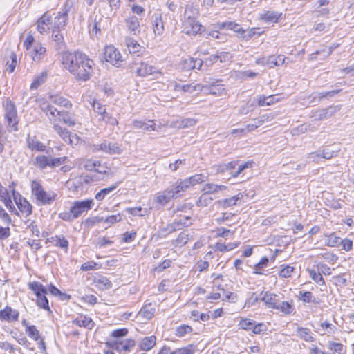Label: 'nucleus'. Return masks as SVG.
Masks as SVG:
<instances>
[{
    "instance_id": "f257e3e1",
    "label": "nucleus",
    "mask_w": 354,
    "mask_h": 354,
    "mask_svg": "<svg viewBox=\"0 0 354 354\" xmlns=\"http://www.w3.org/2000/svg\"><path fill=\"white\" fill-rule=\"evenodd\" d=\"M198 15V8L192 5L186 6L182 19L183 32L188 35H196L205 30V28L197 20Z\"/></svg>"
},
{
    "instance_id": "f03ea898",
    "label": "nucleus",
    "mask_w": 354,
    "mask_h": 354,
    "mask_svg": "<svg viewBox=\"0 0 354 354\" xmlns=\"http://www.w3.org/2000/svg\"><path fill=\"white\" fill-rule=\"evenodd\" d=\"M32 195L35 198L38 205H46L52 204L57 198V194L53 192H47L37 180L31 183Z\"/></svg>"
},
{
    "instance_id": "7ed1b4c3",
    "label": "nucleus",
    "mask_w": 354,
    "mask_h": 354,
    "mask_svg": "<svg viewBox=\"0 0 354 354\" xmlns=\"http://www.w3.org/2000/svg\"><path fill=\"white\" fill-rule=\"evenodd\" d=\"M254 164V162L252 160L242 164H239V161H231L228 163L216 166V170L218 173L227 171L232 178H236L245 169L252 167Z\"/></svg>"
},
{
    "instance_id": "20e7f679",
    "label": "nucleus",
    "mask_w": 354,
    "mask_h": 354,
    "mask_svg": "<svg viewBox=\"0 0 354 354\" xmlns=\"http://www.w3.org/2000/svg\"><path fill=\"white\" fill-rule=\"evenodd\" d=\"M86 55L79 52H65L62 54V62L64 67L72 73L84 62V59H86Z\"/></svg>"
},
{
    "instance_id": "39448f33",
    "label": "nucleus",
    "mask_w": 354,
    "mask_h": 354,
    "mask_svg": "<svg viewBox=\"0 0 354 354\" xmlns=\"http://www.w3.org/2000/svg\"><path fill=\"white\" fill-rule=\"evenodd\" d=\"M5 111V118L8 123L9 131H17L18 130V117L17 109L15 104L7 100L3 104Z\"/></svg>"
},
{
    "instance_id": "423d86ee",
    "label": "nucleus",
    "mask_w": 354,
    "mask_h": 354,
    "mask_svg": "<svg viewBox=\"0 0 354 354\" xmlns=\"http://www.w3.org/2000/svg\"><path fill=\"white\" fill-rule=\"evenodd\" d=\"M93 64V61L86 57V59H84V62H82V63L77 67V69L75 70V71L73 72L71 74H73L78 81L86 82L89 80L92 75Z\"/></svg>"
},
{
    "instance_id": "0eeeda50",
    "label": "nucleus",
    "mask_w": 354,
    "mask_h": 354,
    "mask_svg": "<svg viewBox=\"0 0 354 354\" xmlns=\"http://www.w3.org/2000/svg\"><path fill=\"white\" fill-rule=\"evenodd\" d=\"M28 288L32 290L36 295L37 304L39 308L49 310L48 300L47 299L46 295L47 293V289L39 282L33 281L28 284Z\"/></svg>"
},
{
    "instance_id": "6e6552de",
    "label": "nucleus",
    "mask_w": 354,
    "mask_h": 354,
    "mask_svg": "<svg viewBox=\"0 0 354 354\" xmlns=\"http://www.w3.org/2000/svg\"><path fill=\"white\" fill-rule=\"evenodd\" d=\"M39 107L51 122L61 121L63 111L57 110V109L53 106L49 102L40 100Z\"/></svg>"
},
{
    "instance_id": "1a4fd4ad",
    "label": "nucleus",
    "mask_w": 354,
    "mask_h": 354,
    "mask_svg": "<svg viewBox=\"0 0 354 354\" xmlns=\"http://www.w3.org/2000/svg\"><path fill=\"white\" fill-rule=\"evenodd\" d=\"M92 150L94 152L102 151L109 154H120L123 151L119 144L106 140L99 145H94Z\"/></svg>"
},
{
    "instance_id": "9d476101",
    "label": "nucleus",
    "mask_w": 354,
    "mask_h": 354,
    "mask_svg": "<svg viewBox=\"0 0 354 354\" xmlns=\"http://www.w3.org/2000/svg\"><path fill=\"white\" fill-rule=\"evenodd\" d=\"M104 58L113 66H120L122 62L120 53L113 46H107L104 48Z\"/></svg>"
},
{
    "instance_id": "9b49d317",
    "label": "nucleus",
    "mask_w": 354,
    "mask_h": 354,
    "mask_svg": "<svg viewBox=\"0 0 354 354\" xmlns=\"http://www.w3.org/2000/svg\"><path fill=\"white\" fill-rule=\"evenodd\" d=\"M93 201L92 199H86L82 201H75L71 207L73 215L75 218H78L82 214L86 212L91 209Z\"/></svg>"
},
{
    "instance_id": "f8f14e48",
    "label": "nucleus",
    "mask_w": 354,
    "mask_h": 354,
    "mask_svg": "<svg viewBox=\"0 0 354 354\" xmlns=\"http://www.w3.org/2000/svg\"><path fill=\"white\" fill-rule=\"evenodd\" d=\"M68 11L69 8L68 5H64L62 10L59 11L57 15L55 17L54 25L53 28L57 30H62L64 28L68 21Z\"/></svg>"
},
{
    "instance_id": "ddd939ff",
    "label": "nucleus",
    "mask_w": 354,
    "mask_h": 354,
    "mask_svg": "<svg viewBox=\"0 0 354 354\" xmlns=\"http://www.w3.org/2000/svg\"><path fill=\"white\" fill-rule=\"evenodd\" d=\"M53 129L65 142L69 145H73L75 140L77 142L78 139L77 135L71 134L66 128H63L57 124H54Z\"/></svg>"
},
{
    "instance_id": "4468645a",
    "label": "nucleus",
    "mask_w": 354,
    "mask_h": 354,
    "mask_svg": "<svg viewBox=\"0 0 354 354\" xmlns=\"http://www.w3.org/2000/svg\"><path fill=\"white\" fill-rule=\"evenodd\" d=\"M136 74L141 77L152 75L156 77H158V75H161V72L156 67L149 66L147 63L142 62L136 69Z\"/></svg>"
},
{
    "instance_id": "2eb2a0df",
    "label": "nucleus",
    "mask_w": 354,
    "mask_h": 354,
    "mask_svg": "<svg viewBox=\"0 0 354 354\" xmlns=\"http://www.w3.org/2000/svg\"><path fill=\"white\" fill-rule=\"evenodd\" d=\"M339 110V108L338 106H329L326 109L314 111L311 118H314L315 120H323L331 117Z\"/></svg>"
},
{
    "instance_id": "dca6fc26",
    "label": "nucleus",
    "mask_w": 354,
    "mask_h": 354,
    "mask_svg": "<svg viewBox=\"0 0 354 354\" xmlns=\"http://www.w3.org/2000/svg\"><path fill=\"white\" fill-rule=\"evenodd\" d=\"M260 296L261 297L259 298L256 297L254 299V302H256L259 299H260L261 301H263L268 307L274 308V307H276V304L279 301L278 295L274 293H271L269 292H263L261 293Z\"/></svg>"
},
{
    "instance_id": "f3484780",
    "label": "nucleus",
    "mask_w": 354,
    "mask_h": 354,
    "mask_svg": "<svg viewBox=\"0 0 354 354\" xmlns=\"http://www.w3.org/2000/svg\"><path fill=\"white\" fill-rule=\"evenodd\" d=\"M19 313L10 306H6L0 310V319L1 321L14 322L17 321Z\"/></svg>"
},
{
    "instance_id": "a211bd4d",
    "label": "nucleus",
    "mask_w": 354,
    "mask_h": 354,
    "mask_svg": "<svg viewBox=\"0 0 354 354\" xmlns=\"http://www.w3.org/2000/svg\"><path fill=\"white\" fill-rule=\"evenodd\" d=\"M26 144L28 149L35 151H46V146L41 142L35 136L28 135L26 138Z\"/></svg>"
},
{
    "instance_id": "6ab92c4d",
    "label": "nucleus",
    "mask_w": 354,
    "mask_h": 354,
    "mask_svg": "<svg viewBox=\"0 0 354 354\" xmlns=\"http://www.w3.org/2000/svg\"><path fill=\"white\" fill-rule=\"evenodd\" d=\"M13 195L19 211L22 214H25L26 216L30 215L32 214V205L26 198H21V196H19V201H17L15 196V192L14 190Z\"/></svg>"
},
{
    "instance_id": "aec40b11",
    "label": "nucleus",
    "mask_w": 354,
    "mask_h": 354,
    "mask_svg": "<svg viewBox=\"0 0 354 354\" xmlns=\"http://www.w3.org/2000/svg\"><path fill=\"white\" fill-rule=\"evenodd\" d=\"M243 197V194L241 193H239L237 195L234 196L232 197L218 200L216 203L221 207L225 209L230 207H232L234 205H236L237 204L240 203Z\"/></svg>"
},
{
    "instance_id": "412c9836",
    "label": "nucleus",
    "mask_w": 354,
    "mask_h": 354,
    "mask_svg": "<svg viewBox=\"0 0 354 354\" xmlns=\"http://www.w3.org/2000/svg\"><path fill=\"white\" fill-rule=\"evenodd\" d=\"M155 312L156 305L152 303H148L139 310L138 316L141 317L145 320H149L154 316Z\"/></svg>"
},
{
    "instance_id": "4be33fe9",
    "label": "nucleus",
    "mask_w": 354,
    "mask_h": 354,
    "mask_svg": "<svg viewBox=\"0 0 354 354\" xmlns=\"http://www.w3.org/2000/svg\"><path fill=\"white\" fill-rule=\"evenodd\" d=\"M51 22V17L47 12L44 13L37 21V30L41 34L46 33L49 30V25Z\"/></svg>"
},
{
    "instance_id": "5701e85b",
    "label": "nucleus",
    "mask_w": 354,
    "mask_h": 354,
    "mask_svg": "<svg viewBox=\"0 0 354 354\" xmlns=\"http://www.w3.org/2000/svg\"><path fill=\"white\" fill-rule=\"evenodd\" d=\"M194 232L192 230H184L181 232L178 237L173 241V244L178 247L185 245L189 240L193 238Z\"/></svg>"
},
{
    "instance_id": "b1692460",
    "label": "nucleus",
    "mask_w": 354,
    "mask_h": 354,
    "mask_svg": "<svg viewBox=\"0 0 354 354\" xmlns=\"http://www.w3.org/2000/svg\"><path fill=\"white\" fill-rule=\"evenodd\" d=\"M51 156L45 155H39L35 157L33 165L39 169H44L47 167H51L50 165Z\"/></svg>"
},
{
    "instance_id": "393cba45",
    "label": "nucleus",
    "mask_w": 354,
    "mask_h": 354,
    "mask_svg": "<svg viewBox=\"0 0 354 354\" xmlns=\"http://www.w3.org/2000/svg\"><path fill=\"white\" fill-rule=\"evenodd\" d=\"M95 286L101 290H106L112 288L111 281L104 276H98L93 280Z\"/></svg>"
},
{
    "instance_id": "a878e982",
    "label": "nucleus",
    "mask_w": 354,
    "mask_h": 354,
    "mask_svg": "<svg viewBox=\"0 0 354 354\" xmlns=\"http://www.w3.org/2000/svg\"><path fill=\"white\" fill-rule=\"evenodd\" d=\"M188 189L187 183L185 180L176 182L175 185L171 189H167L168 192L171 194V198L178 197L180 196V193L185 192Z\"/></svg>"
},
{
    "instance_id": "bb28decb",
    "label": "nucleus",
    "mask_w": 354,
    "mask_h": 354,
    "mask_svg": "<svg viewBox=\"0 0 354 354\" xmlns=\"http://www.w3.org/2000/svg\"><path fill=\"white\" fill-rule=\"evenodd\" d=\"M132 125L136 129H141L145 131L157 130L155 123L152 120H149L148 122H145L141 120H135L132 122Z\"/></svg>"
},
{
    "instance_id": "cd10ccee",
    "label": "nucleus",
    "mask_w": 354,
    "mask_h": 354,
    "mask_svg": "<svg viewBox=\"0 0 354 354\" xmlns=\"http://www.w3.org/2000/svg\"><path fill=\"white\" fill-rule=\"evenodd\" d=\"M73 322L80 327H84L88 329H92L95 324L92 319L86 315H80Z\"/></svg>"
},
{
    "instance_id": "c85d7f7f",
    "label": "nucleus",
    "mask_w": 354,
    "mask_h": 354,
    "mask_svg": "<svg viewBox=\"0 0 354 354\" xmlns=\"http://www.w3.org/2000/svg\"><path fill=\"white\" fill-rule=\"evenodd\" d=\"M282 13H279L272 10H268L262 13L260 16V18L266 23H277Z\"/></svg>"
},
{
    "instance_id": "c756f323",
    "label": "nucleus",
    "mask_w": 354,
    "mask_h": 354,
    "mask_svg": "<svg viewBox=\"0 0 354 354\" xmlns=\"http://www.w3.org/2000/svg\"><path fill=\"white\" fill-rule=\"evenodd\" d=\"M319 327V330L322 332L320 333L322 335H326L327 336H330L335 334L337 330V328L328 321L321 322Z\"/></svg>"
},
{
    "instance_id": "7c9ffc66",
    "label": "nucleus",
    "mask_w": 354,
    "mask_h": 354,
    "mask_svg": "<svg viewBox=\"0 0 354 354\" xmlns=\"http://www.w3.org/2000/svg\"><path fill=\"white\" fill-rule=\"evenodd\" d=\"M48 241L52 243L55 246L64 249L66 252L68 248V241L62 235L51 236L50 239H48Z\"/></svg>"
},
{
    "instance_id": "2f4dec72",
    "label": "nucleus",
    "mask_w": 354,
    "mask_h": 354,
    "mask_svg": "<svg viewBox=\"0 0 354 354\" xmlns=\"http://www.w3.org/2000/svg\"><path fill=\"white\" fill-rule=\"evenodd\" d=\"M153 29L156 35H160L163 32L164 26L162 17L160 15L153 16Z\"/></svg>"
},
{
    "instance_id": "473e14b6",
    "label": "nucleus",
    "mask_w": 354,
    "mask_h": 354,
    "mask_svg": "<svg viewBox=\"0 0 354 354\" xmlns=\"http://www.w3.org/2000/svg\"><path fill=\"white\" fill-rule=\"evenodd\" d=\"M126 24L128 27V29L133 32L134 35H136L137 32H139V21L138 19L136 16H131L128 17L126 19Z\"/></svg>"
},
{
    "instance_id": "72a5a7b5",
    "label": "nucleus",
    "mask_w": 354,
    "mask_h": 354,
    "mask_svg": "<svg viewBox=\"0 0 354 354\" xmlns=\"http://www.w3.org/2000/svg\"><path fill=\"white\" fill-rule=\"evenodd\" d=\"M46 52V49L45 47L39 44L35 46L31 55L32 59L35 62H39L44 57Z\"/></svg>"
},
{
    "instance_id": "f704fd0d",
    "label": "nucleus",
    "mask_w": 354,
    "mask_h": 354,
    "mask_svg": "<svg viewBox=\"0 0 354 354\" xmlns=\"http://www.w3.org/2000/svg\"><path fill=\"white\" fill-rule=\"evenodd\" d=\"M156 337L153 335L145 337L140 343V348L143 351H149L156 345Z\"/></svg>"
},
{
    "instance_id": "c9c22d12",
    "label": "nucleus",
    "mask_w": 354,
    "mask_h": 354,
    "mask_svg": "<svg viewBox=\"0 0 354 354\" xmlns=\"http://www.w3.org/2000/svg\"><path fill=\"white\" fill-rule=\"evenodd\" d=\"M47 77H48V73L46 71H43L40 74L37 75L34 78L32 84H30V89L31 90L37 89L40 85H41L42 84H44L46 82Z\"/></svg>"
},
{
    "instance_id": "e433bc0d",
    "label": "nucleus",
    "mask_w": 354,
    "mask_h": 354,
    "mask_svg": "<svg viewBox=\"0 0 354 354\" xmlns=\"http://www.w3.org/2000/svg\"><path fill=\"white\" fill-rule=\"evenodd\" d=\"M171 198V194L168 192V189H166L163 192L157 194L154 201L160 205L164 206L169 203Z\"/></svg>"
},
{
    "instance_id": "4c0bfd02",
    "label": "nucleus",
    "mask_w": 354,
    "mask_h": 354,
    "mask_svg": "<svg viewBox=\"0 0 354 354\" xmlns=\"http://www.w3.org/2000/svg\"><path fill=\"white\" fill-rule=\"evenodd\" d=\"M274 309L279 310L286 315H289L294 310V307L288 301H280L279 300L278 303L276 304V307H274Z\"/></svg>"
},
{
    "instance_id": "58836bf2",
    "label": "nucleus",
    "mask_w": 354,
    "mask_h": 354,
    "mask_svg": "<svg viewBox=\"0 0 354 354\" xmlns=\"http://www.w3.org/2000/svg\"><path fill=\"white\" fill-rule=\"evenodd\" d=\"M50 102L60 106L68 108L72 106L68 100L62 96L55 95L50 97Z\"/></svg>"
},
{
    "instance_id": "ea45409f",
    "label": "nucleus",
    "mask_w": 354,
    "mask_h": 354,
    "mask_svg": "<svg viewBox=\"0 0 354 354\" xmlns=\"http://www.w3.org/2000/svg\"><path fill=\"white\" fill-rule=\"evenodd\" d=\"M205 177L203 174H195L190 178L185 179V182L187 183V187L189 188L191 186H194L196 184L201 183L205 181Z\"/></svg>"
},
{
    "instance_id": "a19ab883",
    "label": "nucleus",
    "mask_w": 354,
    "mask_h": 354,
    "mask_svg": "<svg viewBox=\"0 0 354 354\" xmlns=\"http://www.w3.org/2000/svg\"><path fill=\"white\" fill-rule=\"evenodd\" d=\"M274 56H269L268 57H259L256 59V64L258 65L261 66H267L270 68H272L274 67V65H276V62H274Z\"/></svg>"
},
{
    "instance_id": "79ce46f5",
    "label": "nucleus",
    "mask_w": 354,
    "mask_h": 354,
    "mask_svg": "<svg viewBox=\"0 0 354 354\" xmlns=\"http://www.w3.org/2000/svg\"><path fill=\"white\" fill-rule=\"evenodd\" d=\"M328 347L338 354H345L346 352V346L341 343L330 341L328 343Z\"/></svg>"
},
{
    "instance_id": "37998d69",
    "label": "nucleus",
    "mask_w": 354,
    "mask_h": 354,
    "mask_svg": "<svg viewBox=\"0 0 354 354\" xmlns=\"http://www.w3.org/2000/svg\"><path fill=\"white\" fill-rule=\"evenodd\" d=\"M297 335L306 342H313L314 338L311 335L310 330L306 328L299 327L297 328Z\"/></svg>"
},
{
    "instance_id": "c03bdc74",
    "label": "nucleus",
    "mask_w": 354,
    "mask_h": 354,
    "mask_svg": "<svg viewBox=\"0 0 354 354\" xmlns=\"http://www.w3.org/2000/svg\"><path fill=\"white\" fill-rule=\"evenodd\" d=\"M294 270L295 268L290 265H281L279 267V275L281 278H288L291 277Z\"/></svg>"
},
{
    "instance_id": "a18cd8bd",
    "label": "nucleus",
    "mask_w": 354,
    "mask_h": 354,
    "mask_svg": "<svg viewBox=\"0 0 354 354\" xmlns=\"http://www.w3.org/2000/svg\"><path fill=\"white\" fill-rule=\"evenodd\" d=\"M203 88H206V87L200 84H190L182 85L181 91L184 93H193L194 91L201 92V91H202Z\"/></svg>"
},
{
    "instance_id": "49530a36",
    "label": "nucleus",
    "mask_w": 354,
    "mask_h": 354,
    "mask_svg": "<svg viewBox=\"0 0 354 354\" xmlns=\"http://www.w3.org/2000/svg\"><path fill=\"white\" fill-rule=\"evenodd\" d=\"M213 201V198L205 192L201 195L196 202V205L199 207H207Z\"/></svg>"
},
{
    "instance_id": "de8ad7c7",
    "label": "nucleus",
    "mask_w": 354,
    "mask_h": 354,
    "mask_svg": "<svg viewBox=\"0 0 354 354\" xmlns=\"http://www.w3.org/2000/svg\"><path fill=\"white\" fill-rule=\"evenodd\" d=\"M208 91L211 95L220 96L224 93L225 88L221 84H213L208 87Z\"/></svg>"
},
{
    "instance_id": "09e8293b",
    "label": "nucleus",
    "mask_w": 354,
    "mask_h": 354,
    "mask_svg": "<svg viewBox=\"0 0 354 354\" xmlns=\"http://www.w3.org/2000/svg\"><path fill=\"white\" fill-rule=\"evenodd\" d=\"M239 245V243H229L227 244L218 243L216 244L215 248L219 252H227L232 250L233 249L238 247Z\"/></svg>"
},
{
    "instance_id": "8fccbe9b",
    "label": "nucleus",
    "mask_w": 354,
    "mask_h": 354,
    "mask_svg": "<svg viewBox=\"0 0 354 354\" xmlns=\"http://www.w3.org/2000/svg\"><path fill=\"white\" fill-rule=\"evenodd\" d=\"M227 28L229 30H233L238 33H244L245 30L239 26V24L230 21V22H223L221 24L220 28Z\"/></svg>"
},
{
    "instance_id": "3c124183",
    "label": "nucleus",
    "mask_w": 354,
    "mask_h": 354,
    "mask_svg": "<svg viewBox=\"0 0 354 354\" xmlns=\"http://www.w3.org/2000/svg\"><path fill=\"white\" fill-rule=\"evenodd\" d=\"M118 185V183H116L115 185H112L109 187L101 189L99 192L96 194L95 199L99 201H102L107 194H110L112 191L115 189Z\"/></svg>"
},
{
    "instance_id": "603ef678",
    "label": "nucleus",
    "mask_w": 354,
    "mask_h": 354,
    "mask_svg": "<svg viewBox=\"0 0 354 354\" xmlns=\"http://www.w3.org/2000/svg\"><path fill=\"white\" fill-rule=\"evenodd\" d=\"M307 271L309 274V277L315 282H316L317 283H318L319 285L325 284L324 278H323L322 274L319 271H318V272H317L315 270H311V269H308Z\"/></svg>"
},
{
    "instance_id": "864d4df0",
    "label": "nucleus",
    "mask_w": 354,
    "mask_h": 354,
    "mask_svg": "<svg viewBox=\"0 0 354 354\" xmlns=\"http://www.w3.org/2000/svg\"><path fill=\"white\" fill-rule=\"evenodd\" d=\"M126 211L129 214L136 216H143L149 213V210L147 209H142L141 207H129L126 209Z\"/></svg>"
},
{
    "instance_id": "5fc2aeb1",
    "label": "nucleus",
    "mask_w": 354,
    "mask_h": 354,
    "mask_svg": "<svg viewBox=\"0 0 354 354\" xmlns=\"http://www.w3.org/2000/svg\"><path fill=\"white\" fill-rule=\"evenodd\" d=\"M62 30H57L53 28L52 37L53 39L57 43V44L62 48L64 46V36L61 33Z\"/></svg>"
},
{
    "instance_id": "6e6d98bb",
    "label": "nucleus",
    "mask_w": 354,
    "mask_h": 354,
    "mask_svg": "<svg viewBox=\"0 0 354 354\" xmlns=\"http://www.w3.org/2000/svg\"><path fill=\"white\" fill-rule=\"evenodd\" d=\"M89 103L91 105L95 113L97 114V116H100L102 113H105L106 108L99 101L93 100L92 102H90Z\"/></svg>"
},
{
    "instance_id": "4d7b16f0",
    "label": "nucleus",
    "mask_w": 354,
    "mask_h": 354,
    "mask_svg": "<svg viewBox=\"0 0 354 354\" xmlns=\"http://www.w3.org/2000/svg\"><path fill=\"white\" fill-rule=\"evenodd\" d=\"M61 121H63L68 127H74L76 124L75 119L67 111H63L62 113Z\"/></svg>"
},
{
    "instance_id": "13d9d810",
    "label": "nucleus",
    "mask_w": 354,
    "mask_h": 354,
    "mask_svg": "<svg viewBox=\"0 0 354 354\" xmlns=\"http://www.w3.org/2000/svg\"><path fill=\"white\" fill-rule=\"evenodd\" d=\"M26 333L30 338L34 340H38L39 338V332L34 325L27 327Z\"/></svg>"
},
{
    "instance_id": "bf43d9fd",
    "label": "nucleus",
    "mask_w": 354,
    "mask_h": 354,
    "mask_svg": "<svg viewBox=\"0 0 354 354\" xmlns=\"http://www.w3.org/2000/svg\"><path fill=\"white\" fill-rule=\"evenodd\" d=\"M299 299L304 303H311L315 302L313 299V295L311 292H302L300 291L298 295Z\"/></svg>"
},
{
    "instance_id": "052dcab7",
    "label": "nucleus",
    "mask_w": 354,
    "mask_h": 354,
    "mask_svg": "<svg viewBox=\"0 0 354 354\" xmlns=\"http://www.w3.org/2000/svg\"><path fill=\"white\" fill-rule=\"evenodd\" d=\"M192 330L191 326L188 325H181L176 329V335L177 337H183L187 333H190Z\"/></svg>"
},
{
    "instance_id": "680f3d73",
    "label": "nucleus",
    "mask_w": 354,
    "mask_h": 354,
    "mask_svg": "<svg viewBox=\"0 0 354 354\" xmlns=\"http://www.w3.org/2000/svg\"><path fill=\"white\" fill-rule=\"evenodd\" d=\"M254 322L250 319H247V318H242L240 321H239V326L243 329V330H251L252 328V326H254Z\"/></svg>"
},
{
    "instance_id": "e2e57ef3",
    "label": "nucleus",
    "mask_w": 354,
    "mask_h": 354,
    "mask_svg": "<svg viewBox=\"0 0 354 354\" xmlns=\"http://www.w3.org/2000/svg\"><path fill=\"white\" fill-rule=\"evenodd\" d=\"M100 268L98 263L94 261H88L84 263L81 266V270L82 271H89V270H97Z\"/></svg>"
},
{
    "instance_id": "0e129e2a",
    "label": "nucleus",
    "mask_w": 354,
    "mask_h": 354,
    "mask_svg": "<svg viewBox=\"0 0 354 354\" xmlns=\"http://www.w3.org/2000/svg\"><path fill=\"white\" fill-rule=\"evenodd\" d=\"M104 221V218L100 216H95L92 218H88L86 219L84 222V225L87 227H91L95 225L96 223H99Z\"/></svg>"
},
{
    "instance_id": "69168bd1",
    "label": "nucleus",
    "mask_w": 354,
    "mask_h": 354,
    "mask_svg": "<svg viewBox=\"0 0 354 354\" xmlns=\"http://www.w3.org/2000/svg\"><path fill=\"white\" fill-rule=\"evenodd\" d=\"M339 237L335 236L334 234H331L326 236V243L330 247H335L339 244Z\"/></svg>"
},
{
    "instance_id": "338daca9",
    "label": "nucleus",
    "mask_w": 354,
    "mask_h": 354,
    "mask_svg": "<svg viewBox=\"0 0 354 354\" xmlns=\"http://www.w3.org/2000/svg\"><path fill=\"white\" fill-rule=\"evenodd\" d=\"M201 191L209 195L215 194L217 192V185L214 183H207L204 185Z\"/></svg>"
},
{
    "instance_id": "774afa93",
    "label": "nucleus",
    "mask_w": 354,
    "mask_h": 354,
    "mask_svg": "<svg viewBox=\"0 0 354 354\" xmlns=\"http://www.w3.org/2000/svg\"><path fill=\"white\" fill-rule=\"evenodd\" d=\"M26 223L27 224V228L31 231L34 235L39 237L40 231L39 230L35 222L34 221L28 220Z\"/></svg>"
}]
</instances>
